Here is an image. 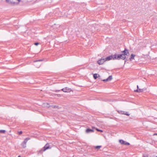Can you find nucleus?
Returning <instances> with one entry per match:
<instances>
[{"instance_id":"20","label":"nucleus","mask_w":157,"mask_h":157,"mask_svg":"<svg viewBox=\"0 0 157 157\" xmlns=\"http://www.w3.org/2000/svg\"><path fill=\"white\" fill-rule=\"evenodd\" d=\"M118 112L120 113H121V114H124V113H125V111H121L120 112L118 111Z\"/></svg>"},{"instance_id":"23","label":"nucleus","mask_w":157,"mask_h":157,"mask_svg":"<svg viewBox=\"0 0 157 157\" xmlns=\"http://www.w3.org/2000/svg\"><path fill=\"white\" fill-rule=\"evenodd\" d=\"M43 61V60L42 59H39V60H38L34 61V62H37L38 61Z\"/></svg>"},{"instance_id":"18","label":"nucleus","mask_w":157,"mask_h":157,"mask_svg":"<svg viewBox=\"0 0 157 157\" xmlns=\"http://www.w3.org/2000/svg\"><path fill=\"white\" fill-rule=\"evenodd\" d=\"M37 62H35V63L34 64V65L36 66V67L37 68L39 67L40 66V64H39L37 65Z\"/></svg>"},{"instance_id":"29","label":"nucleus","mask_w":157,"mask_h":157,"mask_svg":"<svg viewBox=\"0 0 157 157\" xmlns=\"http://www.w3.org/2000/svg\"><path fill=\"white\" fill-rule=\"evenodd\" d=\"M18 157H21V156L19 155V156H18Z\"/></svg>"},{"instance_id":"14","label":"nucleus","mask_w":157,"mask_h":157,"mask_svg":"<svg viewBox=\"0 0 157 157\" xmlns=\"http://www.w3.org/2000/svg\"><path fill=\"white\" fill-rule=\"evenodd\" d=\"M29 139H30L29 138V137L26 138L25 139V140L23 142L24 143H25V144H26L27 141H28V140H29Z\"/></svg>"},{"instance_id":"6","label":"nucleus","mask_w":157,"mask_h":157,"mask_svg":"<svg viewBox=\"0 0 157 157\" xmlns=\"http://www.w3.org/2000/svg\"><path fill=\"white\" fill-rule=\"evenodd\" d=\"M105 61V59L102 58L98 61L97 63L99 65H101L103 64Z\"/></svg>"},{"instance_id":"21","label":"nucleus","mask_w":157,"mask_h":157,"mask_svg":"<svg viewBox=\"0 0 157 157\" xmlns=\"http://www.w3.org/2000/svg\"><path fill=\"white\" fill-rule=\"evenodd\" d=\"M124 114L128 116H129V114H128V113L127 112H125V113H124Z\"/></svg>"},{"instance_id":"2","label":"nucleus","mask_w":157,"mask_h":157,"mask_svg":"<svg viewBox=\"0 0 157 157\" xmlns=\"http://www.w3.org/2000/svg\"><path fill=\"white\" fill-rule=\"evenodd\" d=\"M50 145L48 143L46 144L44 147L38 151V154H41L46 150L50 148Z\"/></svg>"},{"instance_id":"13","label":"nucleus","mask_w":157,"mask_h":157,"mask_svg":"<svg viewBox=\"0 0 157 157\" xmlns=\"http://www.w3.org/2000/svg\"><path fill=\"white\" fill-rule=\"evenodd\" d=\"M135 56V55H134L133 54H132L131 55V57L129 59L130 61H131L132 59H134Z\"/></svg>"},{"instance_id":"22","label":"nucleus","mask_w":157,"mask_h":157,"mask_svg":"<svg viewBox=\"0 0 157 157\" xmlns=\"http://www.w3.org/2000/svg\"><path fill=\"white\" fill-rule=\"evenodd\" d=\"M96 130L98 131H99V132H103V131L102 130L99 129H98V128H96Z\"/></svg>"},{"instance_id":"5","label":"nucleus","mask_w":157,"mask_h":157,"mask_svg":"<svg viewBox=\"0 0 157 157\" xmlns=\"http://www.w3.org/2000/svg\"><path fill=\"white\" fill-rule=\"evenodd\" d=\"M122 54L124 56H128L129 55L128 51L126 48H125L124 50L122 51Z\"/></svg>"},{"instance_id":"27","label":"nucleus","mask_w":157,"mask_h":157,"mask_svg":"<svg viewBox=\"0 0 157 157\" xmlns=\"http://www.w3.org/2000/svg\"><path fill=\"white\" fill-rule=\"evenodd\" d=\"M137 89H139L138 85H137Z\"/></svg>"},{"instance_id":"12","label":"nucleus","mask_w":157,"mask_h":157,"mask_svg":"<svg viewBox=\"0 0 157 157\" xmlns=\"http://www.w3.org/2000/svg\"><path fill=\"white\" fill-rule=\"evenodd\" d=\"M99 76V75L97 74H95L93 75V77L95 79H96L97 77Z\"/></svg>"},{"instance_id":"26","label":"nucleus","mask_w":157,"mask_h":157,"mask_svg":"<svg viewBox=\"0 0 157 157\" xmlns=\"http://www.w3.org/2000/svg\"><path fill=\"white\" fill-rule=\"evenodd\" d=\"M52 107L53 108H57L58 107L57 106H56V105H53V106L52 105Z\"/></svg>"},{"instance_id":"1","label":"nucleus","mask_w":157,"mask_h":157,"mask_svg":"<svg viewBox=\"0 0 157 157\" xmlns=\"http://www.w3.org/2000/svg\"><path fill=\"white\" fill-rule=\"evenodd\" d=\"M6 2L8 3L13 5L18 4L21 2V0H6Z\"/></svg>"},{"instance_id":"30","label":"nucleus","mask_w":157,"mask_h":157,"mask_svg":"<svg viewBox=\"0 0 157 157\" xmlns=\"http://www.w3.org/2000/svg\"><path fill=\"white\" fill-rule=\"evenodd\" d=\"M156 157H157V156Z\"/></svg>"},{"instance_id":"28","label":"nucleus","mask_w":157,"mask_h":157,"mask_svg":"<svg viewBox=\"0 0 157 157\" xmlns=\"http://www.w3.org/2000/svg\"><path fill=\"white\" fill-rule=\"evenodd\" d=\"M157 135V133H155L154 134V135Z\"/></svg>"},{"instance_id":"7","label":"nucleus","mask_w":157,"mask_h":157,"mask_svg":"<svg viewBox=\"0 0 157 157\" xmlns=\"http://www.w3.org/2000/svg\"><path fill=\"white\" fill-rule=\"evenodd\" d=\"M119 142L122 144H124L126 145H130V144L129 143L125 142L122 140H119Z\"/></svg>"},{"instance_id":"8","label":"nucleus","mask_w":157,"mask_h":157,"mask_svg":"<svg viewBox=\"0 0 157 157\" xmlns=\"http://www.w3.org/2000/svg\"><path fill=\"white\" fill-rule=\"evenodd\" d=\"M71 89L67 87L62 89L61 90L65 92H69L71 91Z\"/></svg>"},{"instance_id":"19","label":"nucleus","mask_w":157,"mask_h":157,"mask_svg":"<svg viewBox=\"0 0 157 157\" xmlns=\"http://www.w3.org/2000/svg\"><path fill=\"white\" fill-rule=\"evenodd\" d=\"M6 132L5 130H0V132L2 133H5Z\"/></svg>"},{"instance_id":"17","label":"nucleus","mask_w":157,"mask_h":157,"mask_svg":"<svg viewBox=\"0 0 157 157\" xmlns=\"http://www.w3.org/2000/svg\"><path fill=\"white\" fill-rule=\"evenodd\" d=\"M45 106H46V107L49 108L51 107V106L49 104L46 103L44 104Z\"/></svg>"},{"instance_id":"4","label":"nucleus","mask_w":157,"mask_h":157,"mask_svg":"<svg viewBox=\"0 0 157 157\" xmlns=\"http://www.w3.org/2000/svg\"><path fill=\"white\" fill-rule=\"evenodd\" d=\"M114 55H112L106 57L105 59V61L110 60L112 59H113V60H115V59H114Z\"/></svg>"},{"instance_id":"24","label":"nucleus","mask_w":157,"mask_h":157,"mask_svg":"<svg viewBox=\"0 0 157 157\" xmlns=\"http://www.w3.org/2000/svg\"><path fill=\"white\" fill-rule=\"evenodd\" d=\"M18 133L19 135H21L22 133V131H19Z\"/></svg>"},{"instance_id":"16","label":"nucleus","mask_w":157,"mask_h":157,"mask_svg":"<svg viewBox=\"0 0 157 157\" xmlns=\"http://www.w3.org/2000/svg\"><path fill=\"white\" fill-rule=\"evenodd\" d=\"M101 147V146H97L94 147L95 149L97 150L99 149Z\"/></svg>"},{"instance_id":"15","label":"nucleus","mask_w":157,"mask_h":157,"mask_svg":"<svg viewBox=\"0 0 157 157\" xmlns=\"http://www.w3.org/2000/svg\"><path fill=\"white\" fill-rule=\"evenodd\" d=\"M21 145L24 148H25L26 147V144H25L23 142L22 143Z\"/></svg>"},{"instance_id":"10","label":"nucleus","mask_w":157,"mask_h":157,"mask_svg":"<svg viewBox=\"0 0 157 157\" xmlns=\"http://www.w3.org/2000/svg\"><path fill=\"white\" fill-rule=\"evenodd\" d=\"M134 91V92H138V93L142 92L144 91V89L139 88L138 89H137L136 90H135Z\"/></svg>"},{"instance_id":"11","label":"nucleus","mask_w":157,"mask_h":157,"mask_svg":"<svg viewBox=\"0 0 157 157\" xmlns=\"http://www.w3.org/2000/svg\"><path fill=\"white\" fill-rule=\"evenodd\" d=\"M94 130L93 129L90 128H87L86 130V132L87 133H89L90 132H94Z\"/></svg>"},{"instance_id":"3","label":"nucleus","mask_w":157,"mask_h":157,"mask_svg":"<svg viewBox=\"0 0 157 157\" xmlns=\"http://www.w3.org/2000/svg\"><path fill=\"white\" fill-rule=\"evenodd\" d=\"M115 56L114 57L115 59L120 60L121 59L124 60L126 58V56H124L122 54H114Z\"/></svg>"},{"instance_id":"25","label":"nucleus","mask_w":157,"mask_h":157,"mask_svg":"<svg viewBox=\"0 0 157 157\" xmlns=\"http://www.w3.org/2000/svg\"><path fill=\"white\" fill-rule=\"evenodd\" d=\"M39 44V43L38 42H37L35 43L34 44L35 45H36V46L38 45Z\"/></svg>"},{"instance_id":"9","label":"nucleus","mask_w":157,"mask_h":157,"mask_svg":"<svg viewBox=\"0 0 157 157\" xmlns=\"http://www.w3.org/2000/svg\"><path fill=\"white\" fill-rule=\"evenodd\" d=\"M112 79V76L110 75L109 76V77L106 79H103L102 80V81L105 82H107L111 80Z\"/></svg>"}]
</instances>
